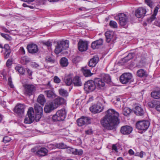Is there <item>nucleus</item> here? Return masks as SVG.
<instances>
[{
  "instance_id": "nucleus-1",
  "label": "nucleus",
  "mask_w": 160,
  "mask_h": 160,
  "mask_svg": "<svg viewBox=\"0 0 160 160\" xmlns=\"http://www.w3.org/2000/svg\"><path fill=\"white\" fill-rule=\"evenodd\" d=\"M107 114L101 121L102 126L108 130H113L115 126L119 123V113L114 109H110L107 111Z\"/></svg>"
},
{
  "instance_id": "nucleus-2",
  "label": "nucleus",
  "mask_w": 160,
  "mask_h": 160,
  "mask_svg": "<svg viewBox=\"0 0 160 160\" xmlns=\"http://www.w3.org/2000/svg\"><path fill=\"white\" fill-rule=\"evenodd\" d=\"M67 112L64 108L58 111L52 117V120L54 122L64 120L66 117Z\"/></svg>"
},
{
  "instance_id": "nucleus-3",
  "label": "nucleus",
  "mask_w": 160,
  "mask_h": 160,
  "mask_svg": "<svg viewBox=\"0 0 160 160\" xmlns=\"http://www.w3.org/2000/svg\"><path fill=\"white\" fill-rule=\"evenodd\" d=\"M69 46V41L68 40L62 41L60 42H58L56 48L55 52L56 54H58L61 52L63 50L66 49Z\"/></svg>"
},
{
  "instance_id": "nucleus-4",
  "label": "nucleus",
  "mask_w": 160,
  "mask_h": 160,
  "mask_svg": "<svg viewBox=\"0 0 160 160\" xmlns=\"http://www.w3.org/2000/svg\"><path fill=\"white\" fill-rule=\"evenodd\" d=\"M150 125V122L148 121H140L137 122L136 127L138 130L145 131L148 129Z\"/></svg>"
},
{
  "instance_id": "nucleus-5",
  "label": "nucleus",
  "mask_w": 160,
  "mask_h": 160,
  "mask_svg": "<svg viewBox=\"0 0 160 160\" xmlns=\"http://www.w3.org/2000/svg\"><path fill=\"white\" fill-rule=\"evenodd\" d=\"M34 112L32 108H30L28 109L27 115L25 118L24 122L27 124H30L35 120L34 115Z\"/></svg>"
},
{
  "instance_id": "nucleus-6",
  "label": "nucleus",
  "mask_w": 160,
  "mask_h": 160,
  "mask_svg": "<svg viewBox=\"0 0 160 160\" xmlns=\"http://www.w3.org/2000/svg\"><path fill=\"white\" fill-rule=\"evenodd\" d=\"M96 88V87L95 81H94L92 80H89L84 84V89L88 92L93 91Z\"/></svg>"
},
{
  "instance_id": "nucleus-7",
  "label": "nucleus",
  "mask_w": 160,
  "mask_h": 160,
  "mask_svg": "<svg viewBox=\"0 0 160 160\" xmlns=\"http://www.w3.org/2000/svg\"><path fill=\"white\" fill-rule=\"evenodd\" d=\"M119 24L123 28H127L128 26V17L124 13L119 14Z\"/></svg>"
},
{
  "instance_id": "nucleus-8",
  "label": "nucleus",
  "mask_w": 160,
  "mask_h": 160,
  "mask_svg": "<svg viewBox=\"0 0 160 160\" xmlns=\"http://www.w3.org/2000/svg\"><path fill=\"white\" fill-rule=\"evenodd\" d=\"M103 108V106L102 104L98 103L97 104L92 105L90 108L89 109L92 112L96 113L102 112Z\"/></svg>"
},
{
  "instance_id": "nucleus-9",
  "label": "nucleus",
  "mask_w": 160,
  "mask_h": 160,
  "mask_svg": "<svg viewBox=\"0 0 160 160\" xmlns=\"http://www.w3.org/2000/svg\"><path fill=\"white\" fill-rule=\"evenodd\" d=\"M25 107L24 104H18L14 108V112L18 115L21 116L24 113Z\"/></svg>"
},
{
  "instance_id": "nucleus-10",
  "label": "nucleus",
  "mask_w": 160,
  "mask_h": 160,
  "mask_svg": "<svg viewBox=\"0 0 160 160\" xmlns=\"http://www.w3.org/2000/svg\"><path fill=\"white\" fill-rule=\"evenodd\" d=\"M132 78V74L129 73L122 74L120 78V81L123 84L128 82Z\"/></svg>"
},
{
  "instance_id": "nucleus-11",
  "label": "nucleus",
  "mask_w": 160,
  "mask_h": 160,
  "mask_svg": "<svg viewBox=\"0 0 160 160\" xmlns=\"http://www.w3.org/2000/svg\"><path fill=\"white\" fill-rule=\"evenodd\" d=\"M105 36L106 41L108 43L110 42H114L116 40V36L112 32L110 31L106 32L105 33Z\"/></svg>"
},
{
  "instance_id": "nucleus-12",
  "label": "nucleus",
  "mask_w": 160,
  "mask_h": 160,
  "mask_svg": "<svg viewBox=\"0 0 160 160\" xmlns=\"http://www.w3.org/2000/svg\"><path fill=\"white\" fill-rule=\"evenodd\" d=\"M24 87L25 93L29 96L32 95L36 90L35 87L32 85L26 84L24 86Z\"/></svg>"
},
{
  "instance_id": "nucleus-13",
  "label": "nucleus",
  "mask_w": 160,
  "mask_h": 160,
  "mask_svg": "<svg viewBox=\"0 0 160 160\" xmlns=\"http://www.w3.org/2000/svg\"><path fill=\"white\" fill-rule=\"evenodd\" d=\"M78 48L81 52H84L86 51L88 48V44L86 41L80 40L78 44Z\"/></svg>"
},
{
  "instance_id": "nucleus-14",
  "label": "nucleus",
  "mask_w": 160,
  "mask_h": 160,
  "mask_svg": "<svg viewBox=\"0 0 160 160\" xmlns=\"http://www.w3.org/2000/svg\"><path fill=\"white\" fill-rule=\"evenodd\" d=\"M146 9L143 7H140L135 11V14L138 18L143 17L146 12Z\"/></svg>"
},
{
  "instance_id": "nucleus-15",
  "label": "nucleus",
  "mask_w": 160,
  "mask_h": 160,
  "mask_svg": "<svg viewBox=\"0 0 160 160\" xmlns=\"http://www.w3.org/2000/svg\"><path fill=\"white\" fill-rule=\"evenodd\" d=\"M96 87L99 90H102L105 88V82L101 79L97 78L95 80Z\"/></svg>"
},
{
  "instance_id": "nucleus-16",
  "label": "nucleus",
  "mask_w": 160,
  "mask_h": 160,
  "mask_svg": "<svg viewBox=\"0 0 160 160\" xmlns=\"http://www.w3.org/2000/svg\"><path fill=\"white\" fill-rule=\"evenodd\" d=\"M90 122V120L87 117H82L77 120L78 125L79 126H82L84 125L88 124Z\"/></svg>"
},
{
  "instance_id": "nucleus-17",
  "label": "nucleus",
  "mask_w": 160,
  "mask_h": 160,
  "mask_svg": "<svg viewBox=\"0 0 160 160\" xmlns=\"http://www.w3.org/2000/svg\"><path fill=\"white\" fill-rule=\"evenodd\" d=\"M132 130V128L128 125H125L122 127L121 128V133L123 135L130 134Z\"/></svg>"
},
{
  "instance_id": "nucleus-18",
  "label": "nucleus",
  "mask_w": 160,
  "mask_h": 160,
  "mask_svg": "<svg viewBox=\"0 0 160 160\" xmlns=\"http://www.w3.org/2000/svg\"><path fill=\"white\" fill-rule=\"evenodd\" d=\"M56 107L55 106L53 103L51 102L47 103L45 105L44 108V110L46 113H49L53 110L55 109Z\"/></svg>"
},
{
  "instance_id": "nucleus-19",
  "label": "nucleus",
  "mask_w": 160,
  "mask_h": 160,
  "mask_svg": "<svg viewBox=\"0 0 160 160\" xmlns=\"http://www.w3.org/2000/svg\"><path fill=\"white\" fill-rule=\"evenodd\" d=\"M103 42V39L102 38L93 42L92 43V48L93 49L98 48L102 44Z\"/></svg>"
},
{
  "instance_id": "nucleus-20",
  "label": "nucleus",
  "mask_w": 160,
  "mask_h": 160,
  "mask_svg": "<svg viewBox=\"0 0 160 160\" xmlns=\"http://www.w3.org/2000/svg\"><path fill=\"white\" fill-rule=\"evenodd\" d=\"M65 102V100L62 98L58 97L55 99L52 102L57 108L58 105L64 104Z\"/></svg>"
},
{
  "instance_id": "nucleus-21",
  "label": "nucleus",
  "mask_w": 160,
  "mask_h": 160,
  "mask_svg": "<svg viewBox=\"0 0 160 160\" xmlns=\"http://www.w3.org/2000/svg\"><path fill=\"white\" fill-rule=\"evenodd\" d=\"M27 48L28 52L30 53H35L38 51L37 46L35 44L29 45L27 46Z\"/></svg>"
},
{
  "instance_id": "nucleus-22",
  "label": "nucleus",
  "mask_w": 160,
  "mask_h": 160,
  "mask_svg": "<svg viewBox=\"0 0 160 160\" xmlns=\"http://www.w3.org/2000/svg\"><path fill=\"white\" fill-rule=\"evenodd\" d=\"M99 61V58L97 56H95L90 60L88 63L89 66L91 67H94Z\"/></svg>"
},
{
  "instance_id": "nucleus-23",
  "label": "nucleus",
  "mask_w": 160,
  "mask_h": 160,
  "mask_svg": "<svg viewBox=\"0 0 160 160\" xmlns=\"http://www.w3.org/2000/svg\"><path fill=\"white\" fill-rule=\"evenodd\" d=\"M44 93L46 94L47 97L50 99L54 98L56 96V95L53 91V89L46 90L44 91Z\"/></svg>"
},
{
  "instance_id": "nucleus-24",
  "label": "nucleus",
  "mask_w": 160,
  "mask_h": 160,
  "mask_svg": "<svg viewBox=\"0 0 160 160\" xmlns=\"http://www.w3.org/2000/svg\"><path fill=\"white\" fill-rule=\"evenodd\" d=\"M134 112L138 116H142L144 113V111L141 107L139 106H136L135 108Z\"/></svg>"
},
{
  "instance_id": "nucleus-25",
  "label": "nucleus",
  "mask_w": 160,
  "mask_h": 160,
  "mask_svg": "<svg viewBox=\"0 0 160 160\" xmlns=\"http://www.w3.org/2000/svg\"><path fill=\"white\" fill-rule=\"evenodd\" d=\"M48 152V151L47 149L42 148L36 152V153L39 156H44L46 155Z\"/></svg>"
},
{
  "instance_id": "nucleus-26",
  "label": "nucleus",
  "mask_w": 160,
  "mask_h": 160,
  "mask_svg": "<svg viewBox=\"0 0 160 160\" xmlns=\"http://www.w3.org/2000/svg\"><path fill=\"white\" fill-rule=\"evenodd\" d=\"M81 70L83 75L86 77L90 76L93 74V73L91 72L90 70L88 69L86 67L82 68Z\"/></svg>"
},
{
  "instance_id": "nucleus-27",
  "label": "nucleus",
  "mask_w": 160,
  "mask_h": 160,
  "mask_svg": "<svg viewBox=\"0 0 160 160\" xmlns=\"http://www.w3.org/2000/svg\"><path fill=\"white\" fill-rule=\"evenodd\" d=\"M72 74H70L65 77L64 82L67 85H70L73 82L72 79Z\"/></svg>"
},
{
  "instance_id": "nucleus-28",
  "label": "nucleus",
  "mask_w": 160,
  "mask_h": 160,
  "mask_svg": "<svg viewBox=\"0 0 160 160\" xmlns=\"http://www.w3.org/2000/svg\"><path fill=\"white\" fill-rule=\"evenodd\" d=\"M104 82L109 83L111 82V80L110 76L107 74H102L101 75V78Z\"/></svg>"
},
{
  "instance_id": "nucleus-29",
  "label": "nucleus",
  "mask_w": 160,
  "mask_h": 160,
  "mask_svg": "<svg viewBox=\"0 0 160 160\" xmlns=\"http://www.w3.org/2000/svg\"><path fill=\"white\" fill-rule=\"evenodd\" d=\"M158 8L156 7L154 10L153 14L152 15L151 17L148 18V21L150 22H152L156 19V16L157 15L158 10Z\"/></svg>"
},
{
  "instance_id": "nucleus-30",
  "label": "nucleus",
  "mask_w": 160,
  "mask_h": 160,
  "mask_svg": "<svg viewBox=\"0 0 160 160\" xmlns=\"http://www.w3.org/2000/svg\"><path fill=\"white\" fill-rule=\"evenodd\" d=\"M73 82L76 86H80L82 85L81 79L78 76H77L74 78L73 80Z\"/></svg>"
},
{
  "instance_id": "nucleus-31",
  "label": "nucleus",
  "mask_w": 160,
  "mask_h": 160,
  "mask_svg": "<svg viewBox=\"0 0 160 160\" xmlns=\"http://www.w3.org/2000/svg\"><path fill=\"white\" fill-rule=\"evenodd\" d=\"M134 56L135 54L134 53H129L126 57L122 59V60L123 62L126 63L132 59L134 57Z\"/></svg>"
},
{
  "instance_id": "nucleus-32",
  "label": "nucleus",
  "mask_w": 160,
  "mask_h": 160,
  "mask_svg": "<svg viewBox=\"0 0 160 160\" xmlns=\"http://www.w3.org/2000/svg\"><path fill=\"white\" fill-rule=\"evenodd\" d=\"M37 101L41 105L43 106L46 102V99L44 96L42 94L40 95L38 97Z\"/></svg>"
},
{
  "instance_id": "nucleus-33",
  "label": "nucleus",
  "mask_w": 160,
  "mask_h": 160,
  "mask_svg": "<svg viewBox=\"0 0 160 160\" xmlns=\"http://www.w3.org/2000/svg\"><path fill=\"white\" fill-rule=\"evenodd\" d=\"M60 64L63 67L67 66L68 64V60L64 57L62 58L60 60Z\"/></svg>"
},
{
  "instance_id": "nucleus-34",
  "label": "nucleus",
  "mask_w": 160,
  "mask_h": 160,
  "mask_svg": "<svg viewBox=\"0 0 160 160\" xmlns=\"http://www.w3.org/2000/svg\"><path fill=\"white\" fill-rule=\"evenodd\" d=\"M151 96L155 99L160 98V90L153 91L151 93Z\"/></svg>"
},
{
  "instance_id": "nucleus-35",
  "label": "nucleus",
  "mask_w": 160,
  "mask_h": 160,
  "mask_svg": "<svg viewBox=\"0 0 160 160\" xmlns=\"http://www.w3.org/2000/svg\"><path fill=\"white\" fill-rule=\"evenodd\" d=\"M34 109L36 113H43L42 108L37 104H35Z\"/></svg>"
},
{
  "instance_id": "nucleus-36",
  "label": "nucleus",
  "mask_w": 160,
  "mask_h": 160,
  "mask_svg": "<svg viewBox=\"0 0 160 160\" xmlns=\"http://www.w3.org/2000/svg\"><path fill=\"white\" fill-rule=\"evenodd\" d=\"M30 61L29 58L26 56H24L21 58L20 62L21 63L23 64H26L28 63Z\"/></svg>"
},
{
  "instance_id": "nucleus-37",
  "label": "nucleus",
  "mask_w": 160,
  "mask_h": 160,
  "mask_svg": "<svg viewBox=\"0 0 160 160\" xmlns=\"http://www.w3.org/2000/svg\"><path fill=\"white\" fill-rule=\"evenodd\" d=\"M15 70L18 71L20 74H23L25 72V70L24 68L20 66H16L15 68Z\"/></svg>"
},
{
  "instance_id": "nucleus-38",
  "label": "nucleus",
  "mask_w": 160,
  "mask_h": 160,
  "mask_svg": "<svg viewBox=\"0 0 160 160\" xmlns=\"http://www.w3.org/2000/svg\"><path fill=\"white\" fill-rule=\"evenodd\" d=\"M132 110L128 107H126L123 108L122 111L123 114L125 116H127L129 115L131 112Z\"/></svg>"
},
{
  "instance_id": "nucleus-39",
  "label": "nucleus",
  "mask_w": 160,
  "mask_h": 160,
  "mask_svg": "<svg viewBox=\"0 0 160 160\" xmlns=\"http://www.w3.org/2000/svg\"><path fill=\"white\" fill-rule=\"evenodd\" d=\"M137 75L140 77H143L146 76V72L143 69H140L138 71Z\"/></svg>"
},
{
  "instance_id": "nucleus-40",
  "label": "nucleus",
  "mask_w": 160,
  "mask_h": 160,
  "mask_svg": "<svg viewBox=\"0 0 160 160\" xmlns=\"http://www.w3.org/2000/svg\"><path fill=\"white\" fill-rule=\"evenodd\" d=\"M56 148L63 149L67 148V146L63 143H57L56 144Z\"/></svg>"
},
{
  "instance_id": "nucleus-41",
  "label": "nucleus",
  "mask_w": 160,
  "mask_h": 160,
  "mask_svg": "<svg viewBox=\"0 0 160 160\" xmlns=\"http://www.w3.org/2000/svg\"><path fill=\"white\" fill-rule=\"evenodd\" d=\"M59 92L60 95L63 97H67L68 95L67 91L63 89H60Z\"/></svg>"
},
{
  "instance_id": "nucleus-42",
  "label": "nucleus",
  "mask_w": 160,
  "mask_h": 160,
  "mask_svg": "<svg viewBox=\"0 0 160 160\" xmlns=\"http://www.w3.org/2000/svg\"><path fill=\"white\" fill-rule=\"evenodd\" d=\"M67 151L69 153H72L75 154V151H76V149L71 148V147H67Z\"/></svg>"
},
{
  "instance_id": "nucleus-43",
  "label": "nucleus",
  "mask_w": 160,
  "mask_h": 160,
  "mask_svg": "<svg viewBox=\"0 0 160 160\" xmlns=\"http://www.w3.org/2000/svg\"><path fill=\"white\" fill-rule=\"evenodd\" d=\"M109 25L110 26L113 28H117V23L114 21H111L109 23Z\"/></svg>"
},
{
  "instance_id": "nucleus-44",
  "label": "nucleus",
  "mask_w": 160,
  "mask_h": 160,
  "mask_svg": "<svg viewBox=\"0 0 160 160\" xmlns=\"http://www.w3.org/2000/svg\"><path fill=\"white\" fill-rule=\"evenodd\" d=\"M145 2L148 6L150 8H152L153 6L152 0H144Z\"/></svg>"
},
{
  "instance_id": "nucleus-45",
  "label": "nucleus",
  "mask_w": 160,
  "mask_h": 160,
  "mask_svg": "<svg viewBox=\"0 0 160 160\" xmlns=\"http://www.w3.org/2000/svg\"><path fill=\"white\" fill-rule=\"evenodd\" d=\"M8 84L11 88H13L14 87V85L12 84V78L11 77H9L8 78Z\"/></svg>"
},
{
  "instance_id": "nucleus-46",
  "label": "nucleus",
  "mask_w": 160,
  "mask_h": 160,
  "mask_svg": "<svg viewBox=\"0 0 160 160\" xmlns=\"http://www.w3.org/2000/svg\"><path fill=\"white\" fill-rule=\"evenodd\" d=\"M43 113H36L35 119L36 122L38 121L41 118L42 116V115Z\"/></svg>"
},
{
  "instance_id": "nucleus-47",
  "label": "nucleus",
  "mask_w": 160,
  "mask_h": 160,
  "mask_svg": "<svg viewBox=\"0 0 160 160\" xmlns=\"http://www.w3.org/2000/svg\"><path fill=\"white\" fill-rule=\"evenodd\" d=\"M46 59L47 62L52 63H54L55 62V60L54 59L50 57H47L46 58Z\"/></svg>"
},
{
  "instance_id": "nucleus-48",
  "label": "nucleus",
  "mask_w": 160,
  "mask_h": 160,
  "mask_svg": "<svg viewBox=\"0 0 160 160\" xmlns=\"http://www.w3.org/2000/svg\"><path fill=\"white\" fill-rule=\"evenodd\" d=\"M12 58L9 59L7 61L6 65L7 67H9L12 64Z\"/></svg>"
},
{
  "instance_id": "nucleus-49",
  "label": "nucleus",
  "mask_w": 160,
  "mask_h": 160,
  "mask_svg": "<svg viewBox=\"0 0 160 160\" xmlns=\"http://www.w3.org/2000/svg\"><path fill=\"white\" fill-rule=\"evenodd\" d=\"M53 79L54 82L57 83H59L61 81L60 79L57 76H55L54 77Z\"/></svg>"
},
{
  "instance_id": "nucleus-50",
  "label": "nucleus",
  "mask_w": 160,
  "mask_h": 160,
  "mask_svg": "<svg viewBox=\"0 0 160 160\" xmlns=\"http://www.w3.org/2000/svg\"><path fill=\"white\" fill-rule=\"evenodd\" d=\"M10 140V138H9L8 136L5 137L3 138V141L5 143L9 142Z\"/></svg>"
},
{
  "instance_id": "nucleus-51",
  "label": "nucleus",
  "mask_w": 160,
  "mask_h": 160,
  "mask_svg": "<svg viewBox=\"0 0 160 160\" xmlns=\"http://www.w3.org/2000/svg\"><path fill=\"white\" fill-rule=\"evenodd\" d=\"M1 35L2 36L7 40H9L10 37H9L8 35L6 34L1 33Z\"/></svg>"
},
{
  "instance_id": "nucleus-52",
  "label": "nucleus",
  "mask_w": 160,
  "mask_h": 160,
  "mask_svg": "<svg viewBox=\"0 0 160 160\" xmlns=\"http://www.w3.org/2000/svg\"><path fill=\"white\" fill-rule=\"evenodd\" d=\"M83 153V151L82 150H78L76 149V151H75V154L81 155H82Z\"/></svg>"
},
{
  "instance_id": "nucleus-53",
  "label": "nucleus",
  "mask_w": 160,
  "mask_h": 160,
  "mask_svg": "<svg viewBox=\"0 0 160 160\" xmlns=\"http://www.w3.org/2000/svg\"><path fill=\"white\" fill-rule=\"evenodd\" d=\"M85 133L88 135H91L92 134L93 131L91 129L89 128L85 131Z\"/></svg>"
},
{
  "instance_id": "nucleus-54",
  "label": "nucleus",
  "mask_w": 160,
  "mask_h": 160,
  "mask_svg": "<svg viewBox=\"0 0 160 160\" xmlns=\"http://www.w3.org/2000/svg\"><path fill=\"white\" fill-rule=\"evenodd\" d=\"M46 89H49L50 90L53 89V88L50 84V81H48V83L46 85Z\"/></svg>"
},
{
  "instance_id": "nucleus-55",
  "label": "nucleus",
  "mask_w": 160,
  "mask_h": 160,
  "mask_svg": "<svg viewBox=\"0 0 160 160\" xmlns=\"http://www.w3.org/2000/svg\"><path fill=\"white\" fill-rule=\"evenodd\" d=\"M144 153L143 152L141 151L140 153L137 152L135 153V156L140 157L141 158L143 157V153Z\"/></svg>"
},
{
  "instance_id": "nucleus-56",
  "label": "nucleus",
  "mask_w": 160,
  "mask_h": 160,
  "mask_svg": "<svg viewBox=\"0 0 160 160\" xmlns=\"http://www.w3.org/2000/svg\"><path fill=\"white\" fill-rule=\"evenodd\" d=\"M11 53V51H5L4 54V58H7L10 55V54Z\"/></svg>"
},
{
  "instance_id": "nucleus-57",
  "label": "nucleus",
  "mask_w": 160,
  "mask_h": 160,
  "mask_svg": "<svg viewBox=\"0 0 160 160\" xmlns=\"http://www.w3.org/2000/svg\"><path fill=\"white\" fill-rule=\"evenodd\" d=\"M48 148L50 149H55L56 148V144H49L48 145Z\"/></svg>"
},
{
  "instance_id": "nucleus-58",
  "label": "nucleus",
  "mask_w": 160,
  "mask_h": 160,
  "mask_svg": "<svg viewBox=\"0 0 160 160\" xmlns=\"http://www.w3.org/2000/svg\"><path fill=\"white\" fill-rule=\"evenodd\" d=\"M5 49V51H11L9 47L8 44H6L4 45V48Z\"/></svg>"
},
{
  "instance_id": "nucleus-59",
  "label": "nucleus",
  "mask_w": 160,
  "mask_h": 160,
  "mask_svg": "<svg viewBox=\"0 0 160 160\" xmlns=\"http://www.w3.org/2000/svg\"><path fill=\"white\" fill-rule=\"evenodd\" d=\"M19 51L20 53L23 54H25V51L23 47H21L19 49Z\"/></svg>"
},
{
  "instance_id": "nucleus-60",
  "label": "nucleus",
  "mask_w": 160,
  "mask_h": 160,
  "mask_svg": "<svg viewBox=\"0 0 160 160\" xmlns=\"http://www.w3.org/2000/svg\"><path fill=\"white\" fill-rule=\"evenodd\" d=\"M31 66L34 68H37L39 66V65L35 62H32L31 64Z\"/></svg>"
},
{
  "instance_id": "nucleus-61",
  "label": "nucleus",
  "mask_w": 160,
  "mask_h": 160,
  "mask_svg": "<svg viewBox=\"0 0 160 160\" xmlns=\"http://www.w3.org/2000/svg\"><path fill=\"white\" fill-rule=\"evenodd\" d=\"M44 44L47 46L48 47H50L52 45L51 42L48 41L45 42L44 43Z\"/></svg>"
},
{
  "instance_id": "nucleus-62",
  "label": "nucleus",
  "mask_w": 160,
  "mask_h": 160,
  "mask_svg": "<svg viewBox=\"0 0 160 160\" xmlns=\"http://www.w3.org/2000/svg\"><path fill=\"white\" fill-rule=\"evenodd\" d=\"M112 149L116 152H118L117 147L115 145H113L112 146Z\"/></svg>"
},
{
  "instance_id": "nucleus-63",
  "label": "nucleus",
  "mask_w": 160,
  "mask_h": 160,
  "mask_svg": "<svg viewBox=\"0 0 160 160\" xmlns=\"http://www.w3.org/2000/svg\"><path fill=\"white\" fill-rule=\"evenodd\" d=\"M128 152L129 154L131 155H133L134 154V152L132 149L129 150Z\"/></svg>"
},
{
  "instance_id": "nucleus-64",
  "label": "nucleus",
  "mask_w": 160,
  "mask_h": 160,
  "mask_svg": "<svg viewBox=\"0 0 160 160\" xmlns=\"http://www.w3.org/2000/svg\"><path fill=\"white\" fill-rule=\"evenodd\" d=\"M156 109L157 111L160 112V103L156 106Z\"/></svg>"
}]
</instances>
